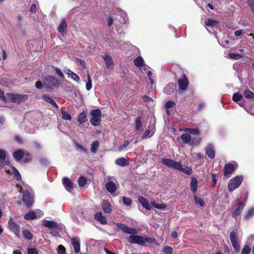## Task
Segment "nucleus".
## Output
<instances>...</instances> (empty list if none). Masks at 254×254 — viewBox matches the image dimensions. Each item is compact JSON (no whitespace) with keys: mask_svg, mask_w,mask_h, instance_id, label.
<instances>
[{"mask_svg":"<svg viewBox=\"0 0 254 254\" xmlns=\"http://www.w3.org/2000/svg\"><path fill=\"white\" fill-rule=\"evenodd\" d=\"M18 190L20 192H23L22 201L23 203L27 206L31 207L34 202V196L31 189L28 188L25 190L23 191V188L20 186L17 185Z\"/></svg>","mask_w":254,"mask_h":254,"instance_id":"1","label":"nucleus"},{"mask_svg":"<svg viewBox=\"0 0 254 254\" xmlns=\"http://www.w3.org/2000/svg\"><path fill=\"white\" fill-rule=\"evenodd\" d=\"M128 241L131 244H137L141 246H144L146 243L154 244L158 246V243L155 239L152 238H144L138 235H130L128 237Z\"/></svg>","mask_w":254,"mask_h":254,"instance_id":"2","label":"nucleus"},{"mask_svg":"<svg viewBox=\"0 0 254 254\" xmlns=\"http://www.w3.org/2000/svg\"><path fill=\"white\" fill-rule=\"evenodd\" d=\"M28 98L27 95L14 94L12 93L7 94V101L9 102L20 103L26 101Z\"/></svg>","mask_w":254,"mask_h":254,"instance_id":"3","label":"nucleus"},{"mask_svg":"<svg viewBox=\"0 0 254 254\" xmlns=\"http://www.w3.org/2000/svg\"><path fill=\"white\" fill-rule=\"evenodd\" d=\"M45 86L50 89L57 88L60 85L59 80L54 76H48L44 80Z\"/></svg>","mask_w":254,"mask_h":254,"instance_id":"4","label":"nucleus"},{"mask_svg":"<svg viewBox=\"0 0 254 254\" xmlns=\"http://www.w3.org/2000/svg\"><path fill=\"white\" fill-rule=\"evenodd\" d=\"M243 180L242 176H237L231 179L228 184V189L230 191H233L238 188L241 184Z\"/></svg>","mask_w":254,"mask_h":254,"instance_id":"5","label":"nucleus"},{"mask_svg":"<svg viewBox=\"0 0 254 254\" xmlns=\"http://www.w3.org/2000/svg\"><path fill=\"white\" fill-rule=\"evenodd\" d=\"M92 118L90 119L91 124L94 126H98L101 121V111L99 109L92 111L91 112Z\"/></svg>","mask_w":254,"mask_h":254,"instance_id":"6","label":"nucleus"},{"mask_svg":"<svg viewBox=\"0 0 254 254\" xmlns=\"http://www.w3.org/2000/svg\"><path fill=\"white\" fill-rule=\"evenodd\" d=\"M161 163L168 168H172L175 170H179L181 169V163L175 162L173 160L169 159H163L161 160Z\"/></svg>","mask_w":254,"mask_h":254,"instance_id":"7","label":"nucleus"},{"mask_svg":"<svg viewBox=\"0 0 254 254\" xmlns=\"http://www.w3.org/2000/svg\"><path fill=\"white\" fill-rule=\"evenodd\" d=\"M116 225L118 229L122 230L125 233L131 234V235H136L135 234L137 233V231L135 229L130 228L125 224L117 223Z\"/></svg>","mask_w":254,"mask_h":254,"instance_id":"8","label":"nucleus"},{"mask_svg":"<svg viewBox=\"0 0 254 254\" xmlns=\"http://www.w3.org/2000/svg\"><path fill=\"white\" fill-rule=\"evenodd\" d=\"M9 229L13 232L15 235L18 237H20V227L19 226L14 222L12 218H10L8 222Z\"/></svg>","mask_w":254,"mask_h":254,"instance_id":"9","label":"nucleus"},{"mask_svg":"<svg viewBox=\"0 0 254 254\" xmlns=\"http://www.w3.org/2000/svg\"><path fill=\"white\" fill-rule=\"evenodd\" d=\"M230 239L233 248L236 252H239L240 250L241 247L238 241L236 234L234 231L231 232L230 234Z\"/></svg>","mask_w":254,"mask_h":254,"instance_id":"10","label":"nucleus"},{"mask_svg":"<svg viewBox=\"0 0 254 254\" xmlns=\"http://www.w3.org/2000/svg\"><path fill=\"white\" fill-rule=\"evenodd\" d=\"M237 167V164L235 163H228L225 165L224 167L223 175L227 176L231 174Z\"/></svg>","mask_w":254,"mask_h":254,"instance_id":"11","label":"nucleus"},{"mask_svg":"<svg viewBox=\"0 0 254 254\" xmlns=\"http://www.w3.org/2000/svg\"><path fill=\"white\" fill-rule=\"evenodd\" d=\"M6 157V152L0 149V169L4 168L5 165H9L10 164L8 160H5Z\"/></svg>","mask_w":254,"mask_h":254,"instance_id":"12","label":"nucleus"},{"mask_svg":"<svg viewBox=\"0 0 254 254\" xmlns=\"http://www.w3.org/2000/svg\"><path fill=\"white\" fill-rule=\"evenodd\" d=\"M245 203L239 202V203L236 205L234 211L232 212V216L234 218H236L239 216L242 212L243 209L245 207Z\"/></svg>","mask_w":254,"mask_h":254,"instance_id":"13","label":"nucleus"},{"mask_svg":"<svg viewBox=\"0 0 254 254\" xmlns=\"http://www.w3.org/2000/svg\"><path fill=\"white\" fill-rule=\"evenodd\" d=\"M104 59L106 66L108 69H113L114 68L113 60L112 57L107 54H105L102 56Z\"/></svg>","mask_w":254,"mask_h":254,"instance_id":"14","label":"nucleus"},{"mask_svg":"<svg viewBox=\"0 0 254 254\" xmlns=\"http://www.w3.org/2000/svg\"><path fill=\"white\" fill-rule=\"evenodd\" d=\"M178 83L181 89L184 90L187 89L188 86L189 81L185 75L184 74L182 77L179 79Z\"/></svg>","mask_w":254,"mask_h":254,"instance_id":"15","label":"nucleus"},{"mask_svg":"<svg viewBox=\"0 0 254 254\" xmlns=\"http://www.w3.org/2000/svg\"><path fill=\"white\" fill-rule=\"evenodd\" d=\"M37 213H39V215H42L43 212H42L40 210H37V211L34 212V211H29L27 213H26L24 216V218L26 220H32L35 219L37 216Z\"/></svg>","mask_w":254,"mask_h":254,"instance_id":"16","label":"nucleus"},{"mask_svg":"<svg viewBox=\"0 0 254 254\" xmlns=\"http://www.w3.org/2000/svg\"><path fill=\"white\" fill-rule=\"evenodd\" d=\"M62 182L65 190L69 192H71L73 188L72 182L66 177H64L63 179Z\"/></svg>","mask_w":254,"mask_h":254,"instance_id":"17","label":"nucleus"},{"mask_svg":"<svg viewBox=\"0 0 254 254\" xmlns=\"http://www.w3.org/2000/svg\"><path fill=\"white\" fill-rule=\"evenodd\" d=\"M72 244L74 248V252L76 254L78 253L80 251V240L78 238H73L71 240Z\"/></svg>","mask_w":254,"mask_h":254,"instance_id":"18","label":"nucleus"},{"mask_svg":"<svg viewBox=\"0 0 254 254\" xmlns=\"http://www.w3.org/2000/svg\"><path fill=\"white\" fill-rule=\"evenodd\" d=\"M108 180V182L106 184V189L108 191L112 194L116 191L117 187L115 183L109 181V179Z\"/></svg>","mask_w":254,"mask_h":254,"instance_id":"19","label":"nucleus"},{"mask_svg":"<svg viewBox=\"0 0 254 254\" xmlns=\"http://www.w3.org/2000/svg\"><path fill=\"white\" fill-rule=\"evenodd\" d=\"M205 151L208 157L213 159L215 157V151L214 146L212 144H208L205 148Z\"/></svg>","mask_w":254,"mask_h":254,"instance_id":"20","label":"nucleus"},{"mask_svg":"<svg viewBox=\"0 0 254 254\" xmlns=\"http://www.w3.org/2000/svg\"><path fill=\"white\" fill-rule=\"evenodd\" d=\"M64 71L65 73L68 75L69 77H70L71 79H72L75 81L78 82L80 80L79 76L74 72L71 71L68 68H65L64 70Z\"/></svg>","mask_w":254,"mask_h":254,"instance_id":"21","label":"nucleus"},{"mask_svg":"<svg viewBox=\"0 0 254 254\" xmlns=\"http://www.w3.org/2000/svg\"><path fill=\"white\" fill-rule=\"evenodd\" d=\"M138 200L139 202L142 204V206L147 210H150L151 207L149 205L148 200L143 196H139Z\"/></svg>","mask_w":254,"mask_h":254,"instance_id":"22","label":"nucleus"},{"mask_svg":"<svg viewBox=\"0 0 254 254\" xmlns=\"http://www.w3.org/2000/svg\"><path fill=\"white\" fill-rule=\"evenodd\" d=\"M94 218L102 224L105 225L107 223V221L106 217L103 215L102 212H97L94 215Z\"/></svg>","mask_w":254,"mask_h":254,"instance_id":"23","label":"nucleus"},{"mask_svg":"<svg viewBox=\"0 0 254 254\" xmlns=\"http://www.w3.org/2000/svg\"><path fill=\"white\" fill-rule=\"evenodd\" d=\"M116 164L121 167H126L129 165V161L125 157H121L116 160Z\"/></svg>","mask_w":254,"mask_h":254,"instance_id":"24","label":"nucleus"},{"mask_svg":"<svg viewBox=\"0 0 254 254\" xmlns=\"http://www.w3.org/2000/svg\"><path fill=\"white\" fill-rule=\"evenodd\" d=\"M103 210L107 213H110L112 211L110 203L107 200H104L101 204Z\"/></svg>","mask_w":254,"mask_h":254,"instance_id":"25","label":"nucleus"},{"mask_svg":"<svg viewBox=\"0 0 254 254\" xmlns=\"http://www.w3.org/2000/svg\"><path fill=\"white\" fill-rule=\"evenodd\" d=\"M175 88L176 85L173 83H170L166 85L164 89V91L167 94H171L174 92Z\"/></svg>","mask_w":254,"mask_h":254,"instance_id":"26","label":"nucleus"},{"mask_svg":"<svg viewBox=\"0 0 254 254\" xmlns=\"http://www.w3.org/2000/svg\"><path fill=\"white\" fill-rule=\"evenodd\" d=\"M134 64L139 68L142 67L145 65L144 60L141 56H138L133 61Z\"/></svg>","mask_w":254,"mask_h":254,"instance_id":"27","label":"nucleus"},{"mask_svg":"<svg viewBox=\"0 0 254 254\" xmlns=\"http://www.w3.org/2000/svg\"><path fill=\"white\" fill-rule=\"evenodd\" d=\"M43 225L49 228H57L58 227L57 224L53 221H48L44 220L43 221Z\"/></svg>","mask_w":254,"mask_h":254,"instance_id":"28","label":"nucleus"},{"mask_svg":"<svg viewBox=\"0 0 254 254\" xmlns=\"http://www.w3.org/2000/svg\"><path fill=\"white\" fill-rule=\"evenodd\" d=\"M24 153L23 150L19 149L13 153V157L16 161H19L23 158Z\"/></svg>","mask_w":254,"mask_h":254,"instance_id":"29","label":"nucleus"},{"mask_svg":"<svg viewBox=\"0 0 254 254\" xmlns=\"http://www.w3.org/2000/svg\"><path fill=\"white\" fill-rule=\"evenodd\" d=\"M42 98L45 101L54 106L57 109H59L58 105L56 103L51 97L49 95H43Z\"/></svg>","mask_w":254,"mask_h":254,"instance_id":"30","label":"nucleus"},{"mask_svg":"<svg viewBox=\"0 0 254 254\" xmlns=\"http://www.w3.org/2000/svg\"><path fill=\"white\" fill-rule=\"evenodd\" d=\"M67 27V25L65 20H63L61 21L58 30L60 32H61L63 35H64L66 33L65 29Z\"/></svg>","mask_w":254,"mask_h":254,"instance_id":"31","label":"nucleus"},{"mask_svg":"<svg viewBox=\"0 0 254 254\" xmlns=\"http://www.w3.org/2000/svg\"><path fill=\"white\" fill-rule=\"evenodd\" d=\"M154 133V127L152 126L151 129H147L142 136L143 139L151 137Z\"/></svg>","mask_w":254,"mask_h":254,"instance_id":"32","label":"nucleus"},{"mask_svg":"<svg viewBox=\"0 0 254 254\" xmlns=\"http://www.w3.org/2000/svg\"><path fill=\"white\" fill-rule=\"evenodd\" d=\"M197 188V181L196 178L192 177L190 183V189L193 193H195Z\"/></svg>","mask_w":254,"mask_h":254,"instance_id":"33","label":"nucleus"},{"mask_svg":"<svg viewBox=\"0 0 254 254\" xmlns=\"http://www.w3.org/2000/svg\"><path fill=\"white\" fill-rule=\"evenodd\" d=\"M86 117V114L85 113V112H82L81 113L79 114V115L78 116V122L80 124H82L86 122L87 121Z\"/></svg>","mask_w":254,"mask_h":254,"instance_id":"34","label":"nucleus"},{"mask_svg":"<svg viewBox=\"0 0 254 254\" xmlns=\"http://www.w3.org/2000/svg\"><path fill=\"white\" fill-rule=\"evenodd\" d=\"M99 147V142L98 140L94 141L91 145V151L92 153H96Z\"/></svg>","mask_w":254,"mask_h":254,"instance_id":"35","label":"nucleus"},{"mask_svg":"<svg viewBox=\"0 0 254 254\" xmlns=\"http://www.w3.org/2000/svg\"><path fill=\"white\" fill-rule=\"evenodd\" d=\"M181 139L184 143L188 144L191 141V136L189 134L184 133L181 136Z\"/></svg>","mask_w":254,"mask_h":254,"instance_id":"36","label":"nucleus"},{"mask_svg":"<svg viewBox=\"0 0 254 254\" xmlns=\"http://www.w3.org/2000/svg\"><path fill=\"white\" fill-rule=\"evenodd\" d=\"M22 234L24 237L27 240H32L33 238V234L27 229L22 231Z\"/></svg>","mask_w":254,"mask_h":254,"instance_id":"37","label":"nucleus"},{"mask_svg":"<svg viewBox=\"0 0 254 254\" xmlns=\"http://www.w3.org/2000/svg\"><path fill=\"white\" fill-rule=\"evenodd\" d=\"M254 214V207L250 208L244 216L246 220L249 219Z\"/></svg>","mask_w":254,"mask_h":254,"instance_id":"38","label":"nucleus"},{"mask_svg":"<svg viewBox=\"0 0 254 254\" xmlns=\"http://www.w3.org/2000/svg\"><path fill=\"white\" fill-rule=\"evenodd\" d=\"M244 95L247 99H254V93L249 90L244 91Z\"/></svg>","mask_w":254,"mask_h":254,"instance_id":"39","label":"nucleus"},{"mask_svg":"<svg viewBox=\"0 0 254 254\" xmlns=\"http://www.w3.org/2000/svg\"><path fill=\"white\" fill-rule=\"evenodd\" d=\"M217 23L218 21L211 19H209L205 22V25L207 26L214 27L216 26Z\"/></svg>","mask_w":254,"mask_h":254,"instance_id":"40","label":"nucleus"},{"mask_svg":"<svg viewBox=\"0 0 254 254\" xmlns=\"http://www.w3.org/2000/svg\"><path fill=\"white\" fill-rule=\"evenodd\" d=\"M194 200L195 204L199 205L200 206H203L204 205V201L201 198L197 197L196 195L194 196Z\"/></svg>","mask_w":254,"mask_h":254,"instance_id":"41","label":"nucleus"},{"mask_svg":"<svg viewBox=\"0 0 254 254\" xmlns=\"http://www.w3.org/2000/svg\"><path fill=\"white\" fill-rule=\"evenodd\" d=\"M87 183V180L85 178L80 176L78 179V184L79 187H82Z\"/></svg>","mask_w":254,"mask_h":254,"instance_id":"42","label":"nucleus"},{"mask_svg":"<svg viewBox=\"0 0 254 254\" xmlns=\"http://www.w3.org/2000/svg\"><path fill=\"white\" fill-rule=\"evenodd\" d=\"M242 98V95L240 94L239 92L234 93L232 97L233 100L236 102L241 101Z\"/></svg>","mask_w":254,"mask_h":254,"instance_id":"43","label":"nucleus"},{"mask_svg":"<svg viewBox=\"0 0 254 254\" xmlns=\"http://www.w3.org/2000/svg\"><path fill=\"white\" fill-rule=\"evenodd\" d=\"M142 126V123L141 122V118L138 117L135 120V128L137 130H139Z\"/></svg>","mask_w":254,"mask_h":254,"instance_id":"44","label":"nucleus"},{"mask_svg":"<svg viewBox=\"0 0 254 254\" xmlns=\"http://www.w3.org/2000/svg\"><path fill=\"white\" fill-rule=\"evenodd\" d=\"M130 144V142L127 140H126L124 142L123 144L120 145L118 147V150L119 151H122L124 150L127 147L129 144Z\"/></svg>","mask_w":254,"mask_h":254,"instance_id":"45","label":"nucleus"},{"mask_svg":"<svg viewBox=\"0 0 254 254\" xmlns=\"http://www.w3.org/2000/svg\"><path fill=\"white\" fill-rule=\"evenodd\" d=\"M11 168L12 169V172L13 173L14 177L15 178V179L17 180H20L21 178V176H20L19 172L14 167H12Z\"/></svg>","mask_w":254,"mask_h":254,"instance_id":"46","label":"nucleus"},{"mask_svg":"<svg viewBox=\"0 0 254 254\" xmlns=\"http://www.w3.org/2000/svg\"><path fill=\"white\" fill-rule=\"evenodd\" d=\"M173 251V248L170 246H165L163 249V252L165 254H172Z\"/></svg>","mask_w":254,"mask_h":254,"instance_id":"47","label":"nucleus"},{"mask_svg":"<svg viewBox=\"0 0 254 254\" xmlns=\"http://www.w3.org/2000/svg\"><path fill=\"white\" fill-rule=\"evenodd\" d=\"M228 56L233 59L238 60L242 58V56L239 54H235L230 53L228 54Z\"/></svg>","mask_w":254,"mask_h":254,"instance_id":"48","label":"nucleus"},{"mask_svg":"<svg viewBox=\"0 0 254 254\" xmlns=\"http://www.w3.org/2000/svg\"><path fill=\"white\" fill-rule=\"evenodd\" d=\"M151 205L157 209H164L166 207V205L165 203L156 204L154 202H152Z\"/></svg>","mask_w":254,"mask_h":254,"instance_id":"49","label":"nucleus"},{"mask_svg":"<svg viewBox=\"0 0 254 254\" xmlns=\"http://www.w3.org/2000/svg\"><path fill=\"white\" fill-rule=\"evenodd\" d=\"M178 170H180L185 173H186L187 175H190L192 173V170L189 167H187L186 168H183L182 167V164H181V169H179Z\"/></svg>","mask_w":254,"mask_h":254,"instance_id":"50","label":"nucleus"},{"mask_svg":"<svg viewBox=\"0 0 254 254\" xmlns=\"http://www.w3.org/2000/svg\"><path fill=\"white\" fill-rule=\"evenodd\" d=\"M122 200L124 204H125L126 206H130L131 204V199L127 197H122Z\"/></svg>","mask_w":254,"mask_h":254,"instance_id":"51","label":"nucleus"},{"mask_svg":"<svg viewBox=\"0 0 254 254\" xmlns=\"http://www.w3.org/2000/svg\"><path fill=\"white\" fill-rule=\"evenodd\" d=\"M92 80L89 75H88V81L86 83V89L87 91L90 90L92 88Z\"/></svg>","mask_w":254,"mask_h":254,"instance_id":"52","label":"nucleus"},{"mask_svg":"<svg viewBox=\"0 0 254 254\" xmlns=\"http://www.w3.org/2000/svg\"><path fill=\"white\" fill-rule=\"evenodd\" d=\"M58 254H66L65 248L62 245L58 246Z\"/></svg>","mask_w":254,"mask_h":254,"instance_id":"53","label":"nucleus"},{"mask_svg":"<svg viewBox=\"0 0 254 254\" xmlns=\"http://www.w3.org/2000/svg\"><path fill=\"white\" fill-rule=\"evenodd\" d=\"M62 118L64 120L70 121L71 120V117L70 114L65 112H63L62 113Z\"/></svg>","mask_w":254,"mask_h":254,"instance_id":"54","label":"nucleus"},{"mask_svg":"<svg viewBox=\"0 0 254 254\" xmlns=\"http://www.w3.org/2000/svg\"><path fill=\"white\" fill-rule=\"evenodd\" d=\"M24 160L26 162H29L32 159V155L28 152H25L24 153Z\"/></svg>","mask_w":254,"mask_h":254,"instance_id":"55","label":"nucleus"},{"mask_svg":"<svg viewBox=\"0 0 254 254\" xmlns=\"http://www.w3.org/2000/svg\"><path fill=\"white\" fill-rule=\"evenodd\" d=\"M27 254H39V253L37 249L29 248L27 249Z\"/></svg>","mask_w":254,"mask_h":254,"instance_id":"56","label":"nucleus"},{"mask_svg":"<svg viewBox=\"0 0 254 254\" xmlns=\"http://www.w3.org/2000/svg\"><path fill=\"white\" fill-rule=\"evenodd\" d=\"M186 130L189 133L194 135H197L199 133V130L197 128H187Z\"/></svg>","mask_w":254,"mask_h":254,"instance_id":"57","label":"nucleus"},{"mask_svg":"<svg viewBox=\"0 0 254 254\" xmlns=\"http://www.w3.org/2000/svg\"><path fill=\"white\" fill-rule=\"evenodd\" d=\"M175 105V103L174 101H169L167 102L165 104V108L169 109V108H172Z\"/></svg>","mask_w":254,"mask_h":254,"instance_id":"58","label":"nucleus"},{"mask_svg":"<svg viewBox=\"0 0 254 254\" xmlns=\"http://www.w3.org/2000/svg\"><path fill=\"white\" fill-rule=\"evenodd\" d=\"M251 249L248 246H245L242 251V254H250Z\"/></svg>","mask_w":254,"mask_h":254,"instance_id":"59","label":"nucleus"},{"mask_svg":"<svg viewBox=\"0 0 254 254\" xmlns=\"http://www.w3.org/2000/svg\"><path fill=\"white\" fill-rule=\"evenodd\" d=\"M55 69L56 73L59 75V77L61 78H64V75L60 69L58 67H55Z\"/></svg>","mask_w":254,"mask_h":254,"instance_id":"60","label":"nucleus"},{"mask_svg":"<svg viewBox=\"0 0 254 254\" xmlns=\"http://www.w3.org/2000/svg\"><path fill=\"white\" fill-rule=\"evenodd\" d=\"M0 99L3 102H7V95L6 96H4V93L0 89Z\"/></svg>","mask_w":254,"mask_h":254,"instance_id":"61","label":"nucleus"},{"mask_svg":"<svg viewBox=\"0 0 254 254\" xmlns=\"http://www.w3.org/2000/svg\"><path fill=\"white\" fill-rule=\"evenodd\" d=\"M118 12L119 13V14L120 15V16L124 19V23H125L126 22V18L127 17L126 13H125L124 12H123L121 10H119Z\"/></svg>","mask_w":254,"mask_h":254,"instance_id":"62","label":"nucleus"},{"mask_svg":"<svg viewBox=\"0 0 254 254\" xmlns=\"http://www.w3.org/2000/svg\"><path fill=\"white\" fill-rule=\"evenodd\" d=\"M197 107L198 110L200 111V110H202L204 108L205 104L204 103L199 102L197 104Z\"/></svg>","mask_w":254,"mask_h":254,"instance_id":"63","label":"nucleus"},{"mask_svg":"<svg viewBox=\"0 0 254 254\" xmlns=\"http://www.w3.org/2000/svg\"><path fill=\"white\" fill-rule=\"evenodd\" d=\"M249 5L251 7L252 10L254 12V0H248Z\"/></svg>","mask_w":254,"mask_h":254,"instance_id":"64","label":"nucleus"}]
</instances>
